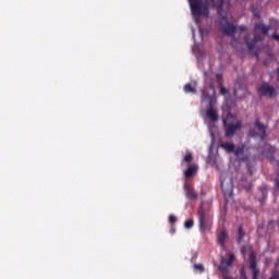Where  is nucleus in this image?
<instances>
[{
	"label": "nucleus",
	"instance_id": "1",
	"mask_svg": "<svg viewBox=\"0 0 279 279\" xmlns=\"http://www.w3.org/2000/svg\"><path fill=\"white\" fill-rule=\"evenodd\" d=\"M269 29L270 27L265 26V24L263 23H255L254 31H253V34H254L253 40L250 41V39H247V35L244 38L248 51H254V49H256V43H260V40H263V36H267V34H269Z\"/></svg>",
	"mask_w": 279,
	"mask_h": 279
},
{
	"label": "nucleus",
	"instance_id": "2",
	"mask_svg": "<svg viewBox=\"0 0 279 279\" xmlns=\"http://www.w3.org/2000/svg\"><path fill=\"white\" fill-rule=\"evenodd\" d=\"M198 215V228L201 232H210L213 230V214L210 209L201 206L197 211Z\"/></svg>",
	"mask_w": 279,
	"mask_h": 279
},
{
	"label": "nucleus",
	"instance_id": "3",
	"mask_svg": "<svg viewBox=\"0 0 279 279\" xmlns=\"http://www.w3.org/2000/svg\"><path fill=\"white\" fill-rule=\"evenodd\" d=\"M208 0H189L194 16H208V7L204 5Z\"/></svg>",
	"mask_w": 279,
	"mask_h": 279
},
{
	"label": "nucleus",
	"instance_id": "4",
	"mask_svg": "<svg viewBox=\"0 0 279 279\" xmlns=\"http://www.w3.org/2000/svg\"><path fill=\"white\" fill-rule=\"evenodd\" d=\"M258 95L259 97H269L270 99H274V97H278V92H276V87L264 82L258 86Z\"/></svg>",
	"mask_w": 279,
	"mask_h": 279
},
{
	"label": "nucleus",
	"instance_id": "5",
	"mask_svg": "<svg viewBox=\"0 0 279 279\" xmlns=\"http://www.w3.org/2000/svg\"><path fill=\"white\" fill-rule=\"evenodd\" d=\"M225 128V136L227 138H232L241 128H243V123L238 121L235 123L228 124V121L223 120Z\"/></svg>",
	"mask_w": 279,
	"mask_h": 279
},
{
	"label": "nucleus",
	"instance_id": "6",
	"mask_svg": "<svg viewBox=\"0 0 279 279\" xmlns=\"http://www.w3.org/2000/svg\"><path fill=\"white\" fill-rule=\"evenodd\" d=\"M222 21H225V24L220 22L219 29L225 34L226 36H234L236 34V26H234L233 23L228 22V17L222 16Z\"/></svg>",
	"mask_w": 279,
	"mask_h": 279
},
{
	"label": "nucleus",
	"instance_id": "7",
	"mask_svg": "<svg viewBox=\"0 0 279 279\" xmlns=\"http://www.w3.org/2000/svg\"><path fill=\"white\" fill-rule=\"evenodd\" d=\"M228 258L229 259H226L225 257L220 258L219 269L223 274H226V271H228V267H232V263H234V260H236V256L234 255V253H229Z\"/></svg>",
	"mask_w": 279,
	"mask_h": 279
},
{
	"label": "nucleus",
	"instance_id": "8",
	"mask_svg": "<svg viewBox=\"0 0 279 279\" xmlns=\"http://www.w3.org/2000/svg\"><path fill=\"white\" fill-rule=\"evenodd\" d=\"M215 86L210 84L209 86L204 87L203 89V97L208 101V105L215 104L217 101V98H215Z\"/></svg>",
	"mask_w": 279,
	"mask_h": 279
},
{
	"label": "nucleus",
	"instance_id": "9",
	"mask_svg": "<svg viewBox=\"0 0 279 279\" xmlns=\"http://www.w3.org/2000/svg\"><path fill=\"white\" fill-rule=\"evenodd\" d=\"M183 190L185 193V197L186 199H189V202H197L199 194H197V192L191 186V184L184 183Z\"/></svg>",
	"mask_w": 279,
	"mask_h": 279
},
{
	"label": "nucleus",
	"instance_id": "10",
	"mask_svg": "<svg viewBox=\"0 0 279 279\" xmlns=\"http://www.w3.org/2000/svg\"><path fill=\"white\" fill-rule=\"evenodd\" d=\"M215 104L213 101L208 105L206 117L210 119V121H219V116L217 114V110L214 108Z\"/></svg>",
	"mask_w": 279,
	"mask_h": 279
},
{
	"label": "nucleus",
	"instance_id": "11",
	"mask_svg": "<svg viewBox=\"0 0 279 279\" xmlns=\"http://www.w3.org/2000/svg\"><path fill=\"white\" fill-rule=\"evenodd\" d=\"M255 128L257 129V132L259 133V137L262 141H265L267 138V129L263 123H260V120H256Z\"/></svg>",
	"mask_w": 279,
	"mask_h": 279
},
{
	"label": "nucleus",
	"instance_id": "12",
	"mask_svg": "<svg viewBox=\"0 0 279 279\" xmlns=\"http://www.w3.org/2000/svg\"><path fill=\"white\" fill-rule=\"evenodd\" d=\"M226 239H228V231L222 229L217 238L218 245H220L221 250H226Z\"/></svg>",
	"mask_w": 279,
	"mask_h": 279
},
{
	"label": "nucleus",
	"instance_id": "13",
	"mask_svg": "<svg viewBox=\"0 0 279 279\" xmlns=\"http://www.w3.org/2000/svg\"><path fill=\"white\" fill-rule=\"evenodd\" d=\"M213 8L217 10L218 16H221L223 14V3H226V0H210Z\"/></svg>",
	"mask_w": 279,
	"mask_h": 279
},
{
	"label": "nucleus",
	"instance_id": "14",
	"mask_svg": "<svg viewBox=\"0 0 279 279\" xmlns=\"http://www.w3.org/2000/svg\"><path fill=\"white\" fill-rule=\"evenodd\" d=\"M197 169H199L197 167V165H195V163L189 165L187 169L184 171V177L185 178H193V175H195V173H197Z\"/></svg>",
	"mask_w": 279,
	"mask_h": 279
},
{
	"label": "nucleus",
	"instance_id": "15",
	"mask_svg": "<svg viewBox=\"0 0 279 279\" xmlns=\"http://www.w3.org/2000/svg\"><path fill=\"white\" fill-rule=\"evenodd\" d=\"M220 147L222 149H225V151H227V154H232V151H234V144H232L230 142H222L220 144Z\"/></svg>",
	"mask_w": 279,
	"mask_h": 279
},
{
	"label": "nucleus",
	"instance_id": "16",
	"mask_svg": "<svg viewBox=\"0 0 279 279\" xmlns=\"http://www.w3.org/2000/svg\"><path fill=\"white\" fill-rule=\"evenodd\" d=\"M243 239H245V231H243V226H239L236 243H239V244L242 243Z\"/></svg>",
	"mask_w": 279,
	"mask_h": 279
},
{
	"label": "nucleus",
	"instance_id": "17",
	"mask_svg": "<svg viewBox=\"0 0 279 279\" xmlns=\"http://www.w3.org/2000/svg\"><path fill=\"white\" fill-rule=\"evenodd\" d=\"M233 154L234 156H243V154H245V145L242 144L241 146L234 148Z\"/></svg>",
	"mask_w": 279,
	"mask_h": 279
},
{
	"label": "nucleus",
	"instance_id": "18",
	"mask_svg": "<svg viewBox=\"0 0 279 279\" xmlns=\"http://www.w3.org/2000/svg\"><path fill=\"white\" fill-rule=\"evenodd\" d=\"M184 93H192L195 95V93H197V89L191 85V83H187L184 85Z\"/></svg>",
	"mask_w": 279,
	"mask_h": 279
},
{
	"label": "nucleus",
	"instance_id": "19",
	"mask_svg": "<svg viewBox=\"0 0 279 279\" xmlns=\"http://www.w3.org/2000/svg\"><path fill=\"white\" fill-rule=\"evenodd\" d=\"M193 269L194 271H199V274H204L206 271L204 264H194Z\"/></svg>",
	"mask_w": 279,
	"mask_h": 279
},
{
	"label": "nucleus",
	"instance_id": "20",
	"mask_svg": "<svg viewBox=\"0 0 279 279\" xmlns=\"http://www.w3.org/2000/svg\"><path fill=\"white\" fill-rule=\"evenodd\" d=\"M182 162H186L187 165H191V162H193V154L186 153V155L183 157Z\"/></svg>",
	"mask_w": 279,
	"mask_h": 279
},
{
	"label": "nucleus",
	"instance_id": "21",
	"mask_svg": "<svg viewBox=\"0 0 279 279\" xmlns=\"http://www.w3.org/2000/svg\"><path fill=\"white\" fill-rule=\"evenodd\" d=\"M193 226H195V221H193V219H187L184 222V228H186V230H191V228H193Z\"/></svg>",
	"mask_w": 279,
	"mask_h": 279
},
{
	"label": "nucleus",
	"instance_id": "22",
	"mask_svg": "<svg viewBox=\"0 0 279 279\" xmlns=\"http://www.w3.org/2000/svg\"><path fill=\"white\" fill-rule=\"evenodd\" d=\"M250 269H251V271L258 269V267H256V259L252 255H251Z\"/></svg>",
	"mask_w": 279,
	"mask_h": 279
},
{
	"label": "nucleus",
	"instance_id": "23",
	"mask_svg": "<svg viewBox=\"0 0 279 279\" xmlns=\"http://www.w3.org/2000/svg\"><path fill=\"white\" fill-rule=\"evenodd\" d=\"M178 221V218L174 215L169 216V223L173 225Z\"/></svg>",
	"mask_w": 279,
	"mask_h": 279
},
{
	"label": "nucleus",
	"instance_id": "24",
	"mask_svg": "<svg viewBox=\"0 0 279 279\" xmlns=\"http://www.w3.org/2000/svg\"><path fill=\"white\" fill-rule=\"evenodd\" d=\"M253 277L252 279H258V274H260V270L257 268L255 270H252Z\"/></svg>",
	"mask_w": 279,
	"mask_h": 279
},
{
	"label": "nucleus",
	"instance_id": "25",
	"mask_svg": "<svg viewBox=\"0 0 279 279\" xmlns=\"http://www.w3.org/2000/svg\"><path fill=\"white\" fill-rule=\"evenodd\" d=\"M240 279H247V274H245V268H242L240 271Z\"/></svg>",
	"mask_w": 279,
	"mask_h": 279
},
{
	"label": "nucleus",
	"instance_id": "26",
	"mask_svg": "<svg viewBox=\"0 0 279 279\" xmlns=\"http://www.w3.org/2000/svg\"><path fill=\"white\" fill-rule=\"evenodd\" d=\"M220 95H228V89L223 85H220Z\"/></svg>",
	"mask_w": 279,
	"mask_h": 279
},
{
	"label": "nucleus",
	"instance_id": "27",
	"mask_svg": "<svg viewBox=\"0 0 279 279\" xmlns=\"http://www.w3.org/2000/svg\"><path fill=\"white\" fill-rule=\"evenodd\" d=\"M254 56H255V58L258 60V58H259V56H260V50L255 49V50H254Z\"/></svg>",
	"mask_w": 279,
	"mask_h": 279
},
{
	"label": "nucleus",
	"instance_id": "28",
	"mask_svg": "<svg viewBox=\"0 0 279 279\" xmlns=\"http://www.w3.org/2000/svg\"><path fill=\"white\" fill-rule=\"evenodd\" d=\"M239 29H240V32H245V29H247V26H245V25H240V26H239Z\"/></svg>",
	"mask_w": 279,
	"mask_h": 279
},
{
	"label": "nucleus",
	"instance_id": "29",
	"mask_svg": "<svg viewBox=\"0 0 279 279\" xmlns=\"http://www.w3.org/2000/svg\"><path fill=\"white\" fill-rule=\"evenodd\" d=\"M269 279H279V274L275 272Z\"/></svg>",
	"mask_w": 279,
	"mask_h": 279
},
{
	"label": "nucleus",
	"instance_id": "30",
	"mask_svg": "<svg viewBox=\"0 0 279 279\" xmlns=\"http://www.w3.org/2000/svg\"><path fill=\"white\" fill-rule=\"evenodd\" d=\"M274 223H275L274 220H269V221H268V228H274Z\"/></svg>",
	"mask_w": 279,
	"mask_h": 279
},
{
	"label": "nucleus",
	"instance_id": "31",
	"mask_svg": "<svg viewBox=\"0 0 279 279\" xmlns=\"http://www.w3.org/2000/svg\"><path fill=\"white\" fill-rule=\"evenodd\" d=\"M272 38H275V40H278V43H279V35L278 34H272Z\"/></svg>",
	"mask_w": 279,
	"mask_h": 279
},
{
	"label": "nucleus",
	"instance_id": "32",
	"mask_svg": "<svg viewBox=\"0 0 279 279\" xmlns=\"http://www.w3.org/2000/svg\"><path fill=\"white\" fill-rule=\"evenodd\" d=\"M241 254H242V256H245V246H243V247L241 248Z\"/></svg>",
	"mask_w": 279,
	"mask_h": 279
},
{
	"label": "nucleus",
	"instance_id": "33",
	"mask_svg": "<svg viewBox=\"0 0 279 279\" xmlns=\"http://www.w3.org/2000/svg\"><path fill=\"white\" fill-rule=\"evenodd\" d=\"M223 279H234V278H232L230 276H223Z\"/></svg>",
	"mask_w": 279,
	"mask_h": 279
},
{
	"label": "nucleus",
	"instance_id": "34",
	"mask_svg": "<svg viewBox=\"0 0 279 279\" xmlns=\"http://www.w3.org/2000/svg\"><path fill=\"white\" fill-rule=\"evenodd\" d=\"M255 16H257V17H258V14H256V13H255Z\"/></svg>",
	"mask_w": 279,
	"mask_h": 279
}]
</instances>
